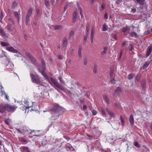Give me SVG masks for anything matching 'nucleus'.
<instances>
[{
	"instance_id": "6ab92c4d",
	"label": "nucleus",
	"mask_w": 152,
	"mask_h": 152,
	"mask_svg": "<svg viewBox=\"0 0 152 152\" xmlns=\"http://www.w3.org/2000/svg\"><path fill=\"white\" fill-rule=\"evenodd\" d=\"M0 44L3 47L7 46L10 45V44L8 42H4L2 41L0 42Z\"/></svg>"
},
{
	"instance_id": "c03bdc74",
	"label": "nucleus",
	"mask_w": 152,
	"mask_h": 152,
	"mask_svg": "<svg viewBox=\"0 0 152 152\" xmlns=\"http://www.w3.org/2000/svg\"><path fill=\"white\" fill-rule=\"evenodd\" d=\"M14 15L15 17L18 19L19 18V15L17 12H14Z\"/></svg>"
},
{
	"instance_id": "2f4dec72",
	"label": "nucleus",
	"mask_w": 152,
	"mask_h": 152,
	"mask_svg": "<svg viewBox=\"0 0 152 152\" xmlns=\"http://www.w3.org/2000/svg\"><path fill=\"white\" fill-rule=\"evenodd\" d=\"M97 65L96 64H94V73H96L97 72Z\"/></svg>"
},
{
	"instance_id": "864d4df0",
	"label": "nucleus",
	"mask_w": 152,
	"mask_h": 152,
	"mask_svg": "<svg viewBox=\"0 0 152 152\" xmlns=\"http://www.w3.org/2000/svg\"><path fill=\"white\" fill-rule=\"evenodd\" d=\"M88 37V36H87V35H85L84 36V38H83V41H84V43L86 42V41L87 40V39Z\"/></svg>"
},
{
	"instance_id": "8fccbe9b",
	"label": "nucleus",
	"mask_w": 152,
	"mask_h": 152,
	"mask_svg": "<svg viewBox=\"0 0 152 152\" xmlns=\"http://www.w3.org/2000/svg\"><path fill=\"white\" fill-rule=\"evenodd\" d=\"M5 123L8 125L10 124V121L9 119H7L5 121Z\"/></svg>"
},
{
	"instance_id": "ea45409f",
	"label": "nucleus",
	"mask_w": 152,
	"mask_h": 152,
	"mask_svg": "<svg viewBox=\"0 0 152 152\" xmlns=\"http://www.w3.org/2000/svg\"><path fill=\"white\" fill-rule=\"evenodd\" d=\"M134 145L138 148L140 147V145L137 142H134Z\"/></svg>"
},
{
	"instance_id": "9b49d317",
	"label": "nucleus",
	"mask_w": 152,
	"mask_h": 152,
	"mask_svg": "<svg viewBox=\"0 0 152 152\" xmlns=\"http://www.w3.org/2000/svg\"><path fill=\"white\" fill-rule=\"evenodd\" d=\"M121 90L120 87H118L115 90L114 93V96H116L118 95L121 92Z\"/></svg>"
},
{
	"instance_id": "39448f33",
	"label": "nucleus",
	"mask_w": 152,
	"mask_h": 152,
	"mask_svg": "<svg viewBox=\"0 0 152 152\" xmlns=\"http://www.w3.org/2000/svg\"><path fill=\"white\" fill-rule=\"evenodd\" d=\"M50 79L52 83L62 91L64 90V88L60 85L59 82L56 79L51 77Z\"/></svg>"
},
{
	"instance_id": "c85d7f7f",
	"label": "nucleus",
	"mask_w": 152,
	"mask_h": 152,
	"mask_svg": "<svg viewBox=\"0 0 152 152\" xmlns=\"http://www.w3.org/2000/svg\"><path fill=\"white\" fill-rule=\"evenodd\" d=\"M12 27V26L10 23H8L6 26V27L10 31H12V29H11Z\"/></svg>"
},
{
	"instance_id": "4be33fe9",
	"label": "nucleus",
	"mask_w": 152,
	"mask_h": 152,
	"mask_svg": "<svg viewBox=\"0 0 152 152\" xmlns=\"http://www.w3.org/2000/svg\"><path fill=\"white\" fill-rule=\"evenodd\" d=\"M53 28L55 30H60L62 28V26L60 25H55L53 26Z\"/></svg>"
},
{
	"instance_id": "f704fd0d",
	"label": "nucleus",
	"mask_w": 152,
	"mask_h": 152,
	"mask_svg": "<svg viewBox=\"0 0 152 152\" xmlns=\"http://www.w3.org/2000/svg\"><path fill=\"white\" fill-rule=\"evenodd\" d=\"M113 72L114 71L113 69H110V77H113Z\"/></svg>"
},
{
	"instance_id": "72a5a7b5",
	"label": "nucleus",
	"mask_w": 152,
	"mask_h": 152,
	"mask_svg": "<svg viewBox=\"0 0 152 152\" xmlns=\"http://www.w3.org/2000/svg\"><path fill=\"white\" fill-rule=\"evenodd\" d=\"M32 9L31 8H30L28 9V12L27 13V14L28 15H31L32 13Z\"/></svg>"
},
{
	"instance_id": "c756f323",
	"label": "nucleus",
	"mask_w": 152,
	"mask_h": 152,
	"mask_svg": "<svg viewBox=\"0 0 152 152\" xmlns=\"http://www.w3.org/2000/svg\"><path fill=\"white\" fill-rule=\"evenodd\" d=\"M75 34V33L74 31H70L69 33V38H71L72 37H73L74 36V35Z\"/></svg>"
},
{
	"instance_id": "6e6552de",
	"label": "nucleus",
	"mask_w": 152,
	"mask_h": 152,
	"mask_svg": "<svg viewBox=\"0 0 152 152\" xmlns=\"http://www.w3.org/2000/svg\"><path fill=\"white\" fill-rule=\"evenodd\" d=\"M152 50V45H150L149 47H148L147 51L146 56V57H148L151 54V53Z\"/></svg>"
},
{
	"instance_id": "a19ab883",
	"label": "nucleus",
	"mask_w": 152,
	"mask_h": 152,
	"mask_svg": "<svg viewBox=\"0 0 152 152\" xmlns=\"http://www.w3.org/2000/svg\"><path fill=\"white\" fill-rule=\"evenodd\" d=\"M20 141L21 142H25L26 143H27L28 142V140L27 139L23 138H21Z\"/></svg>"
},
{
	"instance_id": "20e7f679",
	"label": "nucleus",
	"mask_w": 152,
	"mask_h": 152,
	"mask_svg": "<svg viewBox=\"0 0 152 152\" xmlns=\"http://www.w3.org/2000/svg\"><path fill=\"white\" fill-rule=\"evenodd\" d=\"M26 54L27 56L31 60L32 62L34 65L38 66L39 64L35 58L28 52H26Z\"/></svg>"
},
{
	"instance_id": "1a4fd4ad",
	"label": "nucleus",
	"mask_w": 152,
	"mask_h": 152,
	"mask_svg": "<svg viewBox=\"0 0 152 152\" xmlns=\"http://www.w3.org/2000/svg\"><path fill=\"white\" fill-rule=\"evenodd\" d=\"M23 103L26 105L25 106H26V107H27L28 109H29L30 107H31L33 106V103H32V105H31V103L29 102L27 100H25L23 101Z\"/></svg>"
},
{
	"instance_id": "052dcab7",
	"label": "nucleus",
	"mask_w": 152,
	"mask_h": 152,
	"mask_svg": "<svg viewBox=\"0 0 152 152\" xmlns=\"http://www.w3.org/2000/svg\"><path fill=\"white\" fill-rule=\"evenodd\" d=\"M92 113L93 115H95L97 114V112L95 110H92Z\"/></svg>"
},
{
	"instance_id": "79ce46f5",
	"label": "nucleus",
	"mask_w": 152,
	"mask_h": 152,
	"mask_svg": "<svg viewBox=\"0 0 152 152\" xmlns=\"http://www.w3.org/2000/svg\"><path fill=\"white\" fill-rule=\"evenodd\" d=\"M134 74H130L128 75V78L129 79L131 80L134 77Z\"/></svg>"
},
{
	"instance_id": "393cba45",
	"label": "nucleus",
	"mask_w": 152,
	"mask_h": 152,
	"mask_svg": "<svg viewBox=\"0 0 152 152\" xmlns=\"http://www.w3.org/2000/svg\"><path fill=\"white\" fill-rule=\"evenodd\" d=\"M66 147L67 149V150L68 151L69 150H71L72 148H73L72 146L69 143H67L66 145Z\"/></svg>"
},
{
	"instance_id": "7ed1b4c3",
	"label": "nucleus",
	"mask_w": 152,
	"mask_h": 152,
	"mask_svg": "<svg viewBox=\"0 0 152 152\" xmlns=\"http://www.w3.org/2000/svg\"><path fill=\"white\" fill-rule=\"evenodd\" d=\"M30 76L32 81L33 83H35L37 85L40 84V80L38 76L34 74L33 73H31L30 74Z\"/></svg>"
},
{
	"instance_id": "58836bf2",
	"label": "nucleus",
	"mask_w": 152,
	"mask_h": 152,
	"mask_svg": "<svg viewBox=\"0 0 152 152\" xmlns=\"http://www.w3.org/2000/svg\"><path fill=\"white\" fill-rule=\"evenodd\" d=\"M101 111L102 115L104 117L106 116V114L105 113V110L103 108H101Z\"/></svg>"
},
{
	"instance_id": "b1692460",
	"label": "nucleus",
	"mask_w": 152,
	"mask_h": 152,
	"mask_svg": "<svg viewBox=\"0 0 152 152\" xmlns=\"http://www.w3.org/2000/svg\"><path fill=\"white\" fill-rule=\"evenodd\" d=\"M150 62L149 61L146 62L143 65V69H144L147 68Z\"/></svg>"
},
{
	"instance_id": "f03ea898",
	"label": "nucleus",
	"mask_w": 152,
	"mask_h": 152,
	"mask_svg": "<svg viewBox=\"0 0 152 152\" xmlns=\"http://www.w3.org/2000/svg\"><path fill=\"white\" fill-rule=\"evenodd\" d=\"M17 131L21 133H24L26 132H29V133L30 134H31L33 132L34 130H31L27 128L25 126H21L20 128H17Z\"/></svg>"
},
{
	"instance_id": "09e8293b",
	"label": "nucleus",
	"mask_w": 152,
	"mask_h": 152,
	"mask_svg": "<svg viewBox=\"0 0 152 152\" xmlns=\"http://www.w3.org/2000/svg\"><path fill=\"white\" fill-rule=\"evenodd\" d=\"M128 29L127 27H123L122 29V31L124 32H125L127 31Z\"/></svg>"
},
{
	"instance_id": "603ef678",
	"label": "nucleus",
	"mask_w": 152,
	"mask_h": 152,
	"mask_svg": "<svg viewBox=\"0 0 152 152\" xmlns=\"http://www.w3.org/2000/svg\"><path fill=\"white\" fill-rule=\"evenodd\" d=\"M90 28V26L89 24H87L86 27V31H89Z\"/></svg>"
},
{
	"instance_id": "bb28decb",
	"label": "nucleus",
	"mask_w": 152,
	"mask_h": 152,
	"mask_svg": "<svg viewBox=\"0 0 152 152\" xmlns=\"http://www.w3.org/2000/svg\"><path fill=\"white\" fill-rule=\"evenodd\" d=\"M137 2L140 5H143L145 3V0H136Z\"/></svg>"
},
{
	"instance_id": "dca6fc26",
	"label": "nucleus",
	"mask_w": 152,
	"mask_h": 152,
	"mask_svg": "<svg viewBox=\"0 0 152 152\" xmlns=\"http://www.w3.org/2000/svg\"><path fill=\"white\" fill-rule=\"evenodd\" d=\"M5 111V105L0 104V113H3Z\"/></svg>"
},
{
	"instance_id": "338daca9",
	"label": "nucleus",
	"mask_w": 152,
	"mask_h": 152,
	"mask_svg": "<svg viewBox=\"0 0 152 152\" xmlns=\"http://www.w3.org/2000/svg\"><path fill=\"white\" fill-rule=\"evenodd\" d=\"M142 89H145V83H143L142 84Z\"/></svg>"
},
{
	"instance_id": "e2e57ef3",
	"label": "nucleus",
	"mask_w": 152,
	"mask_h": 152,
	"mask_svg": "<svg viewBox=\"0 0 152 152\" xmlns=\"http://www.w3.org/2000/svg\"><path fill=\"white\" fill-rule=\"evenodd\" d=\"M140 77L139 76H137L136 77V80L137 82H138L140 81Z\"/></svg>"
},
{
	"instance_id": "4468645a",
	"label": "nucleus",
	"mask_w": 152,
	"mask_h": 152,
	"mask_svg": "<svg viewBox=\"0 0 152 152\" xmlns=\"http://www.w3.org/2000/svg\"><path fill=\"white\" fill-rule=\"evenodd\" d=\"M129 121L131 125L132 126L133 125L134 123V120L133 115L132 114H131L130 115Z\"/></svg>"
},
{
	"instance_id": "cd10ccee",
	"label": "nucleus",
	"mask_w": 152,
	"mask_h": 152,
	"mask_svg": "<svg viewBox=\"0 0 152 152\" xmlns=\"http://www.w3.org/2000/svg\"><path fill=\"white\" fill-rule=\"evenodd\" d=\"M7 67L10 69H13L14 68V65L12 63H9Z\"/></svg>"
},
{
	"instance_id": "a878e982",
	"label": "nucleus",
	"mask_w": 152,
	"mask_h": 152,
	"mask_svg": "<svg viewBox=\"0 0 152 152\" xmlns=\"http://www.w3.org/2000/svg\"><path fill=\"white\" fill-rule=\"evenodd\" d=\"M103 99L105 101L107 104H109V102L107 96L106 95L103 96Z\"/></svg>"
},
{
	"instance_id": "bf43d9fd",
	"label": "nucleus",
	"mask_w": 152,
	"mask_h": 152,
	"mask_svg": "<svg viewBox=\"0 0 152 152\" xmlns=\"http://www.w3.org/2000/svg\"><path fill=\"white\" fill-rule=\"evenodd\" d=\"M108 14L107 12L105 13L104 18L105 19H107L108 18Z\"/></svg>"
},
{
	"instance_id": "7c9ffc66",
	"label": "nucleus",
	"mask_w": 152,
	"mask_h": 152,
	"mask_svg": "<svg viewBox=\"0 0 152 152\" xmlns=\"http://www.w3.org/2000/svg\"><path fill=\"white\" fill-rule=\"evenodd\" d=\"M131 36L132 37L135 38H136L138 37V35L137 34L134 32L131 33Z\"/></svg>"
},
{
	"instance_id": "de8ad7c7",
	"label": "nucleus",
	"mask_w": 152,
	"mask_h": 152,
	"mask_svg": "<svg viewBox=\"0 0 152 152\" xmlns=\"http://www.w3.org/2000/svg\"><path fill=\"white\" fill-rule=\"evenodd\" d=\"M3 88V87L1 86V96H3L4 95H5L6 94L5 93V91H4L2 90V88Z\"/></svg>"
},
{
	"instance_id": "2eb2a0df",
	"label": "nucleus",
	"mask_w": 152,
	"mask_h": 152,
	"mask_svg": "<svg viewBox=\"0 0 152 152\" xmlns=\"http://www.w3.org/2000/svg\"><path fill=\"white\" fill-rule=\"evenodd\" d=\"M67 40L66 37H64L63 38L62 40L63 47H66L67 44Z\"/></svg>"
},
{
	"instance_id": "f257e3e1",
	"label": "nucleus",
	"mask_w": 152,
	"mask_h": 152,
	"mask_svg": "<svg viewBox=\"0 0 152 152\" xmlns=\"http://www.w3.org/2000/svg\"><path fill=\"white\" fill-rule=\"evenodd\" d=\"M65 111V109L62 107L59 106L58 104L54 105L52 109L50 110L51 114L63 113Z\"/></svg>"
},
{
	"instance_id": "c9c22d12",
	"label": "nucleus",
	"mask_w": 152,
	"mask_h": 152,
	"mask_svg": "<svg viewBox=\"0 0 152 152\" xmlns=\"http://www.w3.org/2000/svg\"><path fill=\"white\" fill-rule=\"evenodd\" d=\"M20 108L22 110L25 111V113L26 112L27 109H28L27 107H26V106H25L24 105H23V106L21 107Z\"/></svg>"
},
{
	"instance_id": "37998d69",
	"label": "nucleus",
	"mask_w": 152,
	"mask_h": 152,
	"mask_svg": "<svg viewBox=\"0 0 152 152\" xmlns=\"http://www.w3.org/2000/svg\"><path fill=\"white\" fill-rule=\"evenodd\" d=\"M17 5V3L16 1H14L12 4V8H15Z\"/></svg>"
},
{
	"instance_id": "4c0bfd02",
	"label": "nucleus",
	"mask_w": 152,
	"mask_h": 152,
	"mask_svg": "<svg viewBox=\"0 0 152 152\" xmlns=\"http://www.w3.org/2000/svg\"><path fill=\"white\" fill-rule=\"evenodd\" d=\"M120 120L121 122V124L122 126H124V118L121 116H120Z\"/></svg>"
},
{
	"instance_id": "13d9d810",
	"label": "nucleus",
	"mask_w": 152,
	"mask_h": 152,
	"mask_svg": "<svg viewBox=\"0 0 152 152\" xmlns=\"http://www.w3.org/2000/svg\"><path fill=\"white\" fill-rule=\"evenodd\" d=\"M122 53H123V51H121L120 53V54H119V57H118V59L119 60H120L121 56H122Z\"/></svg>"
},
{
	"instance_id": "3c124183",
	"label": "nucleus",
	"mask_w": 152,
	"mask_h": 152,
	"mask_svg": "<svg viewBox=\"0 0 152 152\" xmlns=\"http://www.w3.org/2000/svg\"><path fill=\"white\" fill-rule=\"evenodd\" d=\"M26 18V21H25V23L26 25L28 24V22H29V18Z\"/></svg>"
},
{
	"instance_id": "4d7b16f0",
	"label": "nucleus",
	"mask_w": 152,
	"mask_h": 152,
	"mask_svg": "<svg viewBox=\"0 0 152 152\" xmlns=\"http://www.w3.org/2000/svg\"><path fill=\"white\" fill-rule=\"evenodd\" d=\"M150 33V31H147L144 32V34L145 35H147L149 34Z\"/></svg>"
},
{
	"instance_id": "ddd939ff",
	"label": "nucleus",
	"mask_w": 152,
	"mask_h": 152,
	"mask_svg": "<svg viewBox=\"0 0 152 152\" xmlns=\"http://www.w3.org/2000/svg\"><path fill=\"white\" fill-rule=\"evenodd\" d=\"M77 17V11L76 10L74 11L73 13V16L72 21L74 23H75L76 21V19Z\"/></svg>"
},
{
	"instance_id": "f3484780",
	"label": "nucleus",
	"mask_w": 152,
	"mask_h": 152,
	"mask_svg": "<svg viewBox=\"0 0 152 152\" xmlns=\"http://www.w3.org/2000/svg\"><path fill=\"white\" fill-rule=\"evenodd\" d=\"M82 50V48L81 46H80L79 47L78 51V56L79 58H81L82 57L81 51Z\"/></svg>"
},
{
	"instance_id": "e433bc0d",
	"label": "nucleus",
	"mask_w": 152,
	"mask_h": 152,
	"mask_svg": "<svg viewBox=\"0 0 152 152\" xmlns=\"http://www.w3.org/2000/svg\"><path fill=\"white\" fill-rule=\"evenodd\" d=\"M86 136L88 138V139L90 140L95 139V138L93 136H92L88 134H87L86 135Z\"/></svg>"
},
{
	"instance_id": "5fc2aeb1",
	"label": "nucleus",
	"mask_w": 152,
	"mask_h": 152,
	"mask_svg": "<svg viewBox=\"0 0 152 152\" xmlns=\"http://www.w3.org/2000/svg\"><path fill=\"white\" fill-rule=\"evenodd\" d=\"M111 79L110 80V82L111 83H115V80L114 78L112 77H110Z\"/></svg>"
},
{
	"instance_id": "473e14b6",
	"label": "nucleus",
	"mask_w": 152,
	"mask_h": 152,
	"mask_svg": "<svg viewBox=\"0 0 152 152\" xmlns=\"http://www.w3.org/2000/svg\"><path fill=\"white\" fill-rule=\"evenodd\" d=\"M45 4L47 7H48L50 6V4L48 0H45Z\"/></svg>"
},
{
	"instance_id": "0e129e2a",
	"label": "nucleus",
	"mask_w": 152,
	"mask_h": 152,
	"mask_svg": "<svg viewBox=\"0 0 152 152\" xmlns=\"http://www.w3.org/2000/svg\"><path fill=\"white\" fill-rule=\"evenodd\" d=\"M59 80L60 82H62L63 83H64V80H63V79H62V78L61 77H59Z\"/></svg>"
},
{
	"instance_id": "680f3d73",
	"label": "nucleus",
	"mask_w": 152,
	"mask_h": 152,
	"mask_svg": "<svg viewBox=\"0 0 152 152\" xmlns=\"http://www.w3.org/2000/svg\"><path fill=\"white\" fill-rule=\"evenodd\" d=\"M87 59L86 58H85L84 61V64L85 65L87 64Z\"/></svg>"
},
{
	"instance_id": "a211bd4d",
	"label": "nucleus",
	"mask_w": 152,
	"mask_h": 152,
	"mask_svg": "<svg viewBox=\"0 0 152 152\" xmlns=\"http://www.w3.org/2000/svg\"><path fill=\"white\" fill-rule=\"evenodd\" d=\"M22 149L21 152H30L28 148L27 147H22Z\"/></svg>"
},
{
	"instance_id": "a18cd8bd",
	"label": "nucleus",
	"mask_w": 152,
	"mask_h": 152,
	"mask_svg": "<svg viewBox=\"0 0 152 152\" xmlns=\"http://www.w3.org/2000/svg\"><path fill=\"white\" fill-rule=\"evenodd\" d=\"M41 74L45 78H47L48 77V76L45 73V72L43 70V72H42Z\"/></svg>"
},
{
	"instance_id": "412c9836",
	"label": "nucleus",
	"mask_w": 152,
	"mask_h": 152,
	"mask_svg": "<svg viewBox=\"0 0 152 152\" xmlns=\"http://www.w3.org/2000/svg\"><path fill=\"white\" fill-rule=\"evenodd\" d=\"M108 27L106 23H104L103 25L102 31H105L108 30Z\"/></svg>"
},
{
	"instance_id": "423d86ee",
	"label": "nucleus",
	"mask_w": 152,
	"mask_h": 152,
	"mask_svg": "<svg viewBox=\"0 0 152 152\" xmlns=\"http://www.w3.org/2000/svg\"><path fill=\"white\" fill-rule=\"evenodd\" d=\"M5 110H7L9 112H14L16 110V107L14 106L8 104L5 105Z\"/></svg>"
},
{
	"instance_id": "5701e85b",
	"label": "nucleus",
	"mask_w": 152,
	"mask_h": 152,
	"mask_svg": "<svg viewBox=\"0 0 152 152\" xmlns=\"http://www.w3.org/2000/svg\"><path fill=\"white\" fill-rule=\"evenodd\" d=\"M103 49V51L101 53V54L102 55H104L106 54L107 51V48L106 46H104Z\"/></svg>"
},
{
	"instance_id": "49530a36",
	"label": "nucleus",
	"mask_w": 152,
	"mask_h": 152,
	"mask_svg": "<svg viewBox=\"0 0 152 152\" xmlns=\"http://www.w3.org/2000/svg\"><path fill=\"white\" fill-rule=\"evenodd\" d=\"M105 6V5L104 4H102L101 5V7L100 9V10L101 11H102L103 10H104V9Z\"/></svg>"
},
{
	"instance_id": "aec40b11",
	"label": "nucleus",
	"mask_w": 152,
	"mask_h": 152,
	"mask_svg": "<svg viewBox=\"0 0 152 152\" xmlns=\"http://www.w3.org/2000/svg\"><path fill=\"white\" fill-rule=\"evenodd\" d=\"M95 28L93 27H92L91 33V38H94V35Z\"/></svg>"
},
{
	"instance_id": "6e6d98bb",
	"label": "nucleus",
	"mask_w": 152,
	"mask_h": 152,
	"mask_svg": "<svg viewBox=\"0 0 152 152\" xmlns=\"http://www.w3.org/2000/svg\"><path fill=\"white\" fill-rule=\"evenodd\" d=\"M4 18V15H3L2 13V12L1 11V13H0V18H1V20H2V19H3V18Z\"/></svg>"
},
{
	"instance_id": "f8f14e48",
	"label": "nucleus",
	"mask_w": 152,
	"mask_h": 152,
	"mask_svg": "<svg viewBox=\"0 0 152 152\" xmlns=\"http://www.w3.org/2000/svg\"><path fill=\"white\" fill-rule=\"evenodd\" d=\"M106 110L108 113L110 115V117L113 118H114V115L113 112L108 108H106Z\"/></svg>"
},
{
	"instance_id": "9d476101",
	"label": "nucleus",
	"mask_w": 152,
	"mask_h": 152,
	"mask_svg": "<svg viewBox=\"0 0 152 152\" xmlns=\"http://www.w3.org/2000/svg\"><path fill=\"white\" fill-rule=\"evenodd\" d=\"M0 33L4 37L7 38L9 37L8 34L5 32L4 29L1 27H0Z\"/></svg>"
},
{
	"instance_id": "774afa93",
	"label": "nucleus",
	"mask_w": 152,
	"mask_h": 152,
	"mask_svg": "<svg viewBox=\"0 0 152 152\" xmlns=\"http://www.w3.org/2000/svg\"><path fill=\"white\" fill-rule=\"evenodd\" d=\"M37 69H38V71L41 73V72H43V70H41L39 67H37Z\"/></svg>"
},
{
	"instance_id": "0eeeda50",
	"label": "nucleus",
	"mask_w": 152,
	"mask_h": 152,
	"mask_svg": "<svg viewBox=\"0 0 152 152\" xmlns=\"http://www.w3.org/2000/svg\"><path fill=\"white\" fill-rule=\"evenodd\" d=\"M6 49L9 52L14 53H17L19 52L18 50L15 49L12 47H7Z\"/></svg>"
},
{
	"instance_id": "69168bd1",
	"label": "nucleus",
	"mask_w": 152,
	"mask_h": 152,
	"mask_svg": "<svg viewBox=\"0 0 152 152\" xmlns=\"http://www.w3.org/2000/svg\"><path fill=\"white\" fill-rule=\"evenodd\" d=\"M136 11V9L135 8L132 9L131 12L132 13H135Z\"/></svg>"
}]
</instances>
